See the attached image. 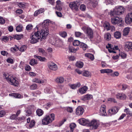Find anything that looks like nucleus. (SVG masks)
I'll use <instances>...</instances> for the list:
<instances>
[{
    "instance_id": "9",
    "label": "nucleus",
    "mask_w": 132,
    "mask_h": 132,
    "mask_svg": "<svg viewBox=\"0 0 132 132\" xmlns=\"http://www.w3.org/2000/svg\"><path fill=\"white\" fill-rule=\"evenodd\" d=\"M125 22L127 24H129L132 22V12L129 13L126 15Z\"/></svg>"
},
{
    "instance_id": "10",
    "label": "nucleus",
    "mask_w": 132,
    "mask_h": 132,
    "mask_svg": "<svg viewBox=\"0 0 132 132\" xmlns=\"http://www.w3.org/2000/svg\"><path fill=\"white\" fill-rule=\"evenodd\" d=\"M124 10V8L121 6H116L114 9V10L117 12L118 15H121L123 13Z\"/></svg>"
},
{
    "instance_id": "27",
    "label": "nucleus",
    "mask_w": 132,
    "mask_h": 132,
    "mask_svg": "<svg viewBox=\"0 0 132 132\" xmlns=\"http://www.w3.org/2000/svg\"><path fill=\"white\" fill-rule=\"evenodd\" d=\"M23 36V35L22 34H16L13 36V38L14 39L19 40L22 38Z\"/></svg>"
},
{
    "instance_id": "30",
    "label": "nucleus",
    "mask_w": 132,
    "mask_h": 132,
    "mask_svg": "<svg viewBox=\"0 0 132 132\" xmlns=\"http://www.w3.org/2000/svg\"><path fill=\"white\" fill-rule=\"evenodd\" d=\"M111 37L110 34H105L104 35L105 39L107 41H109Z\"/></svg>"
},
{
    "instance_id": "3",
    "label": "nucleus",
    "mask_w": 132,
    "mask_h": 132,
    "mask_svg": "<svg viewBox=\"0 0 132 132\" xmlns=\"http://www.w3.org/2000/svg\"><path fill=\"white\" fill-rule=\"evenodd\" d=\"M31 37V39L30 42L31 44H35L37 43L38 40L40 39L42 40V39H45L47 35V34H34Z\"/></svg>"
},
{
    "instance_id": "40",
    "label": "nucleus",
    "mask_w": 132,
    "mask_h": 132,
    "mask_svg": "<svg viewBox=\"0 0 132 132\" xmlns=\"http://www.w3.org/2000/svg\"><path fill=\"white\" fill-rule=\"evenodd\" d=\"M81 42L78 40H75L73 42V44L74 46H78L79 45H80V43Z\"/></svg>"
},
{
    "instance_id": "54",
    "label": "nucleus",
    "mask_w": 132,
    "mask_h": 132,
    "mask_svg": "<svg viewBox=\"0 0 132 132\" xmlns=\"http://www.w3.org/2000/svg\"><path fill=\"white\" fill-rule=\"evenodd\" d=\"M129 28L127 27L124 29L123 30V33H129L130 31Z\"/></svg>"
},
{
    "instance_id": "2",
    "label": "nucleus",
    "mask_w": 132,
    "mask_h": 132,
    "mask_svg": "<svg viewBox=\"0 0 132 132\" xmlns=\"http://www.w3.org/2000/svg\"><path fill=\"white\" fill-rule=\"evenodd\" d=\"M3 75L4 78L11 84L15 86H18L19 82L16 78L13 77L11 75H9L8 73H3Z\"/></svg>"
},
{
    "instance_id": "38",
    "label": "nucleus",
    "mask_w": 132,
    "mask_h": 132,
    "mask_svg": "<svg viewBox=\"0 0 132 132\" xmlns=\"http://www.w3.org/2000/svg\"><path fill=\"white\" fill-rule=\"evenodd\" d=\"M83 75L85 76L89 77L90 76V73L88 71H85L83 73Z\"/></svg>"
},
{
    "instance_id": "52",
    "label": "nucleus",
    "mask_w": 132,
    "mask_h": 132,
    "mask_svg": "<svg viewBox=\"0 0 132 132\" xmlns=\"http://www.w3.org/2000/svg\"><path fill=\"white\" fill-rule=\"evenodd\" d=\"M119 55L123 58H125L126 56V54L125 53L122 52L120 53Z\"/></svg>"
},
{
    "instance_id": "7",
    "label": "nucleus",
    "mask_w": 132,
    "mask_h": 132,
    "mask_svg": "<svg viewBox=\"0 0 132 132\" xmlns=\"http://www.w3.org/2000/svg\"><path fill=\"white\" fill-rule=\"evenodd\" d=\"M103 26L105 29L107 31L110 30L111 32H114L115 30L114 27L113 26H110L108 23H104L103 24Z\"/></svg>"
},
{
    "instance_id": "17",
    "label": "nucleus",
    "mask_w": 132,
    "mask_h": 132,
    "mask_svg": "<svg viewBox=\"0 0 132 132\" xmlns=\"http://www.w3.org/2000/svg\"><path fill=\"white\" fill-rule=\"evenodd\" d=\"M56 3V7L57 10L60 11L62 9L61 5L62 4V3L60 0H57Z\"/></svg>"
},
{
    "instance_id": "49",
    "label": "nucleus",
    "mask_w": 132,
    "mask_h": 132,
    "mask_svg": "<svg viewBox=\"0 0 132 132\" xmlns=\"http://www.w3.org/2000/svg\"><path fill=\"white\" fill-rule=\"evenodd\" d=\"M33 27V26L31 24H28L26 27V29L27 30H29L31 29Z\"/></svg>"
},
{
    "instance_id": "46",
    "label": "nucleus",
    "mask_w": 132,
    "mask_h": 132,
    "mask_svg": "<svg viewBox=\"0 0 132 132\" xmlns=\"http://www.w3.org/2000/svg\"><path fill=\"white\" fill-rule=\"evenodd\" d=\"M114 36L116 39H119L121 36V34H114Z\"/></svg>"
},
{
    "instance_id": "32",
    "label": "nucleus",
    "mask_w": 132,
    "mask_h": 132,
    "mask_svg": "<svg viewBox=\"0 0 132 132\" xmlns=\"http://www.w3.org/2000/svg\"><path fill=\"white\" fill-rule=\"evenodd\" d=\"M36 112L37 115L39 116H42L44 113L43 111L40 109H38L36 110Z\"/></svg>"
},
{
    "instance_id": "4",
    "label": "nucleus",
    "mask_w": 132,
    "mask_h": 132,
    "mask_svg": "<svg viewBox=\"0 0 132 132\" xmlns=\"http://www.w3.org/2000/svg\"><path fill=\"white\" fill-rule=\"evenodd\" d=\"M55 115L52 113L50 115L46 116L42 120V123L43 125H47L54 120Z\"/></svg>"
},
{
    "instance_id": "53",
    "label": "nucleus",
    "mask_w": 132,
    "mask_h": 132,
    "mask_svg": "<svg viewBox=\"0 0 132 132\" xmlns=\"http://www.w3.org/2000/svg\"><path fill=\"white\" fill-rule=\"evenodd\" d=\"M25 69L26 71H29L31 70V68L29 65H26L25 67Z\"/></svg>"
},
{
    "instance_id": "31",
    "label": "nucleus",
    "mask_w": 132,
    "mask_h": 132,
    "mask_svg": "<svg viewBox=\"0 0 132 132\" xmlns=\"http://www.w3.org/2000/svg\"><path fill=\"white\" fill-rule=\"evenodd\" d=\"M9 95L10 96H13L15 98H19L21 97V95L18 93H11L9 94Z\"/></svg>"
},
{
    "instance_id": "56",
    "label": "nucleus",
    "mask_w": 132,
    "mask_h": 132,
    "mask_svg": "<svg viewBox=\"0 0 132 132\" xmlns=\"http://www.w3.org/2000/svg\"><path fill=\"white\" fill-rule=\"evenodd\" d=\"M5 114V113L4 111H0V117H2Z\"/></svg>"
},
{
    "instance_id": "22",
    "label": "nucleus",
    "mask_w": 132,
    "mask_h": 132,
    "mask_svg": "<svg viewBox=\"0 0 132 132\" xmlns=\"http://www.w3.org/2000/svg\"><path fill=\"white\" fill-rule=\"evenodd\" d=\"M92 97V96L91 95H84L82 96L81 99L83 101H85L88 100L90 99Z\"/></svg>"
},
{
    "instance_id": "64",
    "label": "nucleus",
    "mask_w": 132,
    "mask_h": 132,
    "mask_svg": "<svg viewBox=\"0 0 132 132\" xmlns=\"http://www.w3.org/2000/svg\"><path fill=\"white\" fill-rule=\"evenodd\" d=\"M67 110L68 112L71 113L73 111V110L72 108L69 107L67 108Z\"/></svg>"
},
{
    "instance_id": "55",
    "label": "nucleus",
    "mask_w": 132,
    "mask_h": 132,
    "mask_svg": "<svg viewBox=\"0 0 132 132\" xmlns=\"http://www.w3.org/2000/svg\"><path fill=\"white\" fill-rule=\"evenodd\" d=\"M66 120L67 119L65 118L60 122L59 123V126H61L63 124L64 122L66 121Z\"/></svg>"
},
{
    "instance_id": "11",
    "label": "nucleus",
    "mask_w": 132,
    "mask_h": 132,
    "mask_svg": "<svg viewBox=\"0 0 132 132\" xmlns=\"http://www.w3.org/2000/svg\"><path fill=\"white\" fill-rule=\"evenodd\" d=\"M78 121L80 124L84 126H88L89 123V121L84 118L80 119Z\"/></svg>"
},
{
    "instance_id": "5",
    "label": "nucleus",
    "mask_w": 132,
    "mask_h": 132,
    "mask_svg": "<svg viewBox=\"0 0 132 132\" xmlns=\"http://www.w3.org/2000/svg\"><path fill=\"white\" fill-rule=\"evenodd\" d=\"M111 22L113 24H117L120 26L122 25V19L118 17H116L112 18L111 19Z\"/></svg>"
},
{
    "instance_id": "15",
    "label": "nucleus",
    "mask_w": 132,
    "mask_h": 132,
    "mask_svg": "<svg viewBox=\"0 0 132 132\" xmlns=\"http://www.w3.org/2000/svg\"><path fill=\"white\" fill-rule=\"evenodd\" d=\"M84 111V110L83 108L81 106H79L76 109V113L77 115L80 116L82 114Z\"/></svg>"
},
{
    "instance_id": "13",
    "label": "nucleus",
    "mask_w": 132,
    "mask_h": 132,
    "mask_svg": "<svg viewBox=\"0 0 132 132\" xmlns=\"http://www.w3.org/2000/svg\"><path fill=\"white\" fill-rule=\"evenodd\" d=\"M48 68L51 70L55 71L57 69V65L53 62H50L48 64Z\"/></svg>"
},
{
    "instance_id": "41",
    "label": "nucleus",
    "mask_w": 132,
    "mask_h": 132,
    "mask_svg": "<svg viewBox=\"0 0 132 132\" xmlns=\"http://www.w3.org/2000/svg\"><path fill=\"white\" fill-rule=\"evenodd\" d=\"M52 44L58 46L60 45V44L61 43V42L59 40H56L55 42H53Z\"/></svg>"
},
{
    "instance_id": "35",
    "label": "nucleus",
    "mask_w": 132,
    "mask_h": 132,
    "mask_svg": "<svg viewBox=\"0 0 132 132\" xmlns=\"http://www.w3.org/2000/svg\"><path fill=\"white\" fill-rule=\"evenodd\" d=\"M124 112H126L127 115L132 117V112L130 111L129 109L127 108L124 110Z\"/></svg>"
},
{
    "instance_id": "29",
    "label": "nucleus",
    "mask_w": 132,
    "mask_h": 132,
    "mask_svg": "<svg viewBox=\"0 0 132 132\" xmlns=\"http://www.w3.org/2000/svg\"><path fill=\"white\" fill-rule=\"evenodd\" d=\"M35 57L37 58L40 61L42 62H46V59L44 57H42L40 56L35 55Z\"/></svg>"
},
{
    "instance_id": "23",
    "label": "nucleus",
    "mask_w": 132,
    "mask_h": 132,
    "mask_svg": "<svg viewBox=\"0 0 132 132\" xmlns=\"http://www.w3.org/2000/svg\"><path fill=\"white\" fill-rule=\"evenodd\" d=\"M34 81L36 83L43 84L46 83V80L45 79L40 80L38 78H35L34 79Z\"/></svg>"
},
{
    "instance_id": "59",
    "label": "nucleus",
    "mask_w": 132,
    "mask_h": 132,
    "mask_svg": "<svg viewBox=\"0 0 132 132\" xmlns=\"http://www.w3.org/2000/svg\"><path fill=\"white\" fill-rule=\"evenodd\" d=\"M56 13L57 16L59 17H61L62 16V15L61 13L60 12L56 11Z\"/></svg>"
},
{
    "instance_id": "19",
    "label": "nucleus",
    "mask_w": 132,
    "mask_h": 132,
    "mask_svg": "<svg viewBox=\"0 0 132 132\" xmlns=\"http://www.w3.org/2000/svg\"><path fill=\"white\" fill-rule=\"evenodd\" d=\"M117 98L119 99L124 100L126 99V96L123 93H118L116 95Z\"/></svg>"
},
{
    "instance_id": "37",
    "label": "nucleus",
    "mask_w": 132,
    "mask_h": 132,
    "mask_svg": "<svg viewBox=\"0 0 132 132\" xmlns=\"http://www.w3.org/2000/svg\"><path fill=\"white\" fill-rule=\"evenodd\" d=\"M37 62L36 60L34 59H32L30 61V62L29 64L30 65H33L35 64H37Z\"/></svg>"
},
{
    "instance_id": "57",
    "label": "nucleus",
    "mask_w": 132,
    "mask_h": 132,
    "mask_svg": "<svg viewBox=\"0 0 132 132\" xmlns=\"http://www.w3.org/2000/svg\"><path fill=\"white\" fill-rule=\"evenodd\" d=\"M1 54L3 56H7L8 54V53L5 51H2L1 52Z\"/></svg>"
},
{
    "instance_id": "1",
    "label": "nucleus",
    "mask_w": 132,
    "mask_h": 132,
    "mask_svg": "<svg viewBox=\"0 0 132 132\" xmlns=\"http://www.w3.org/2000/svg\"><path fill=\"white\" fill-rule=\"evenodd\" d=\"M50 20H45L44 22L37 25L35 29L36 31L34 33H47L49 32L48 26Z\"/></svg>"
},
{
    "instance_id": "14",
    "label": "nucleus",
    "mask_w": 132,
    "mask_h": 132,
    "mask_svg": "<svg viewBox=\"0 0 132 132\" xmlns=\"http://www.w3.org/2000/svg\"><path fill=\"white\" fill-rule=\"evenodd\" d=\"M124 48L127 51H129L132 49V42H125Z\"/></svg>"
},
{
    "instance_id": "61",
    "label": "nucleus",
    "mask_w": 132,
    "mask_h": 132,
    "mask_svg": "<svg viewBox=\"0 0 132 132\" xmlns=\"http://www.w3.org/2000/svg\"><path fill=\"white\" fill-rule=\"evenodd\" d=\"M2 40L5 42H6L8 41L9 38L6 36H4L2 38Z\"/></svg>"
},
{
    "instance_id": "58",
    "label": "nucleus",
    "mask_w": 132,
    "mask_h": 132,
    "mask_svg": "<svg viewBox=\"0 0 132 132\" xmlns=\"http://www.w3.org/2000/svg\"><path fill=\"white\" fill-rule=\"evenodd\" d=\"M5 20L2 17H0V23L3 24L5 23Z\"/></svg>"
},
{
    "instance_id": "20",
    "label": "nucleus",
    "mask_w": 132,
    "mask_h": 132,
    "mask_svg": "<svg viewBox=\"0 0 132 132\" xmlns=\"http://www.w3.org/2000/svg\"><path fill=\"white\" fill-rule=\"evenodd\" d=\"M87 89V87L86 86H84L80 88L79 89V91L80 94H82L85 93Z\"/></svg>"
},
{
    "instance_id": "25",
    "label": "nucleus",
    "mask_w": 132,
    "mask_h": 132,
    "mask_svg": "<svg viewBox=\"0 0 132 132\" xmlns=\"http://www.w3.org/2000/svg\"><path fill=\"white\" fill-rule=\"evenodd\" d=\"M64 80V78L63 77H57L55 80V81L58 83L61 84L63 82Z\"/></svg>"
},
{
    "instance_id": "8",
    "label": "nucleus",
    "mask_w": 132,
    "mask_h": 132,
    "mask_svg": "<svg viewBox=\"0 0 132 132\" xmlns=\"http://www.w3.org/2000/svg\"><path fill=\"white\" fill-rule=\"evenodd\" d=\"M99 125V122L95 120H93L89 122V126H92L93 129H95L98 127Z\"/></svg>"
},
{
    "instance_id": "43",
    "label": "nucleus",
    "mask_w": 132,
    "mask_h": 132,
    "mask_svg": "<svg viewBox=\"0 0 132 132\" xmlns=\"http://www.w3.org/2000/svg\"><path fill=\"white\" fill-rule=\"evenodd\" d=\"M26 46L25 45H23L20 47L19 49V48L18 49L20 51L24 52L26 50Z\"/></svg>"
},
{
    "instance_id": "39",
    "label": "nucleus",
    "mask_w": 132,
    "mask_h": 132,
    "mask_svg": "<svg viewBox=\"0 0 132 132\" xmlns=\"http://www.w3.org/2000/svg\"><path fill=\"white\" fill-rule=\"evenodd\" d=\"M76 125L74 123H72L70 124V128L72 131H73L74 128L76 127Z\"/></svg>"
},
{
    "instance_id": "34",
    "label": "nucleus",
    "mask_w": 132,
    "mask_h": 132,
    "mask_svg": "<svg viewBox=\"0 0 132 132\" xmlns=\"http://www.w3.org/2000/svg\"><path fill=\"white\" fill-rule=\"evenodd\" d=\"M76 66L79 68H81L83 67V63L81 62H77L76 63Z\"/></svg>"
},
{
    "instance_id": "60",
    "label": "nucleus",
    "mask_w": 132,
    "mask_h": 132,
    "mask_svg": "<svg viewBox=\"0 0 132 132\" xmlns=\"http://www.w3.org/2000/svg\"><path fill=\"white\" fill-rule=\"evenodd\" d=\"M17 116L16 114H13L11 116L10 118L11 119H15Z\"/></svg>"
},
{
    "instance_id": "44",
    "label": "nucleus",
    "mask_w": 132,
    "mask_h": 132,
    "mask_svg": "<svg viewBox=\"0 0 132 132\" xmlns=\"http://www.w3.org/2000/svg\"><path fill=\"white\" fill-rule=\"evenodd\" d=\"M111 46L109 44L108 45V46H106V48H107L108 49V50L109 51V52L110 53H116V52L115 51H114L113 50H111V49H110V48H111Z\"/></svg>"
},
{
    "instance_id": "48",
    "label": "nucleus",
    "mask_w": 132,
    "mask_h": 132,
    "mask_svg": "<svg viewBox=\"0 0 132 132\" xmlns=\"http://www.w3.org/2000/svg\"><path fill=\"white\" fill-rule=\"evenodd\" d=\"M37 87V85L35 84H33L32 85H31L30 87V89H35Z\"/></svg>"
},
{
    "instance_id": "18",
    "label": "nucleus",
    "mask_w": 132,
    "mask_h": 132,
    "mask_svg": "<svg viewBox=\"0 0 132 132\" xmlns=\"http://www.w3.org/2000/svg\"><path fill=\"white\" fill-rule=\"evenodd\" d=\"M82 29L86 33H93V30L90 27L84 26L82 28Z\"/></svg>"
},
{
    "instance_id": "26",
    "label": "nucleus",
    "mask_w": 132,
    "mask_h": 132,
    "mask_svg": "<svg viewBox=\"0 0 132 132\" xmlns=\"http://www.w3.org/2000/svg\"><path fill=\"white\" fill-rule=\"evenodd\" d=\"M79 46L84 51H85L88 48V46L86 44L82 42H81L80 43Z\"/></svg>"
},
{
    "instance_id": "63",
    "label": "nucleus",
    "mask_w": 132,
    "mask_h": 132,
    "mask_svg": "<svg viewBox=\"0 0 132 132\" xmlns=\"http://www.w3.org/2000/svg\"><path fill=\"white\" fill-rule=\"evenodd\" d=\"M108 101H110L111 102H116L115 100L113 98H110L108 99Z\"/></svg>"
},
{
    "instance_id": "12",
    "label": "nucleus",
    "mask_w": 132,
    "mask_h": 132,
    "mask_svg": "<svg viewBox=\"0 0 132 132\" xmlns=\"http://www.w3.org/2000/svg\"><path fill=\"white\" fill-rule=\"evenodd\" d=\"M118 110L117 108L116 107H114L110 109L108 111V113L109 115L111 116L116 113L118 112Z\"/></svg>"
},
{
    "instance_id": "16",
    "label": "nucleus",
    "mask_w": 132,
    "mask_h": 132,
    "mask_svg": "<svg viewBox=\"0 0 132 132\" xmlns=\"http://www.w3.org/2000/svg\"><path fill=\"white\" fill-rule=\"evenodd\" d=\"M100 113L101 115L105 116L106 114L105 110V106L102 105L100 108Z\"/></svg>"
},
{
    "instance_id": "47",
    "label": "nucleus",
    "mask_w": 132,
    "mask_h": 132,
    "mask_svg": "<svg viewBox=\"0 0 132 132\" xmlns=\"http://www.w3.org/2000/svg\"><path fill=\"white\" fill-rule=\"evenodd\" d=\"M39 52L41 53L43 55H45L46 54L45 51L42 48H38Z\"/></svg>"
},
{
    "instance_id": "33",
    "label": "nucleus",
    "mask_w": 132,
    "mask_h": 132,
    "mask_svg": "<svg viewBox=\"0 0 132 132\" xmlns=\"http://www.w3.org/2000/svg\"><path fill=\"white\" fill-rule=\"evenodd\" d=\"M100 72L101 73H109L112 72V70L111 69H104L100 70Z\"/></svg>"
},
{
    "instance_id": "28",
    "label": "nucleus",
    "mask_w": 132,
    "mask_h": 132,
    "mask_svg": "<svg viewBox=\"0 0 132 132\" xmlns=\"http://www.w3.org/2000/svg\"><path fill=\"white\" fill-rule=\"evenodd\" d=\"M109 14L111 16H115L117 15H118L117 12L115 11L114 9L113 10H111L109 13Z\"/></svg>"
},
{
    "instance_id": "51",
    "label": "nucleus",
    "mask_w": 132,
    "mask_h": 132,
    "mask_svg": "<svg viewBox=\"0 0 132 132\" xmlns=\"http://www.w3.org/2000/svg\"><path fill=\"white\" fill-rule=\"evenodd\" d=\"M122 87V90H125L126 88H128V86L126 84H122L121 85Z\"/></svg>"
},
{
    "instance_id": "50",
    "label": "nucleus",
    "mask_w": 132,
    "mask_h": 132,
    "mask_svg": "<svg viewBox=\"0 0 132 132\" xmlns=\"http://www.w3.org/2000/svg\"><path fill=\"white\" fill-rule=\"evenodd\" d=\"M80 9L81 10L84 11L86 9V6L84 4H81L80 5Z\"/></svg>"
},
{
    "instance_id": "45",
    "label": "nucleus",
    "mask_w": 132,
    "mask_h": 132,
    "mask_svg": "<svg viewBox=\"0 0 132 132\" xmlns=\"http://www.w3.org/2000/svg\"><path fill=\"white\" fill-rule=\"evenodd\" d=\"M35 122L34 120H31L29 125V127L32 128L35 125Z\"/></svg>"
},
{
    "instance_id": "36",
    "label": "nucleus",
    "mask_w": 132,
    "mask_h": 132,
    "mask_svg": "<svg viewBox=\"0 0 132 132\" xmlns=\"http://www.w3.org/2000/svg\"><path fill=\"white\" fill-rule=\"evenodd\" d=\"M22 25L19 24L18 26L16 28V30L17 32H20L22 30Z\"/></svg>"
},
{
    "instance_id": "24",
    "label": "nucleus",
    "mask_w": 132,
    "mask_h": 132,
    "mask_svg": "<svg viewBox=\"0 0 132 132\" xmlns=\"http://www.w3.org/2000/svg\"><path fill=\"white\" fill-rule=\"evenodd\" d=\"M80 84L79 82H77L76 84H71L70 85V88L73 89H75L79 87L80 86Z\"/></svg>"
},
{
    "instance_id": "42",
    "label": "nucleus",
    "mask_w": 132,
    "mask_h": 132,
    "mask_svg": "<svg viewBox=\"0 0 132 132\" xmlns=\"http://www.w3.org/2000/svg\"><path fill=\"white\" fill-rule=\"evenodd\" d=\"M18 6L21 8H23L25 7V3H20L18 4Z\"/></svg>"
},
{
    "instance_id": "21",
    "label": "nucleus",
    "mask_w": 132,
    "mask_h": 132,
    "mask_svg": "<svg viewBox=\"0 0 132 132\" xmlns=\"http://www.w3.org/2000/svg\"><path fill=\"white\" fill-rule=\"evenodd\" d=\"M98 0H92L90 4V5L93 8L96 7L98 5Z\"/></svg>"
},
{
    "instance_id": "6",
    "label": "nucleus",
    "mask_w": 132,
    "mask_h": 132,
    "mask_svg": "<svg viewBox=\"0 0 132 132\" xmlns=\"http://www.w3.org/2000/svg\"><path fill=\"white\" fill-rule=\"evenodd\" d=\"M79 5L80 3L79 2L75 1L71 2L69 5L70 7L72 10L77 11L78 9Z\"/></svg>"
},
{
    "instance_id": "62",
    "label": "nucleus",
    "mask_w": 132,
    "mask_h": 132,
    "mask_svg": "<svg viewBox=\"0 0 132 132\" xmlns=\"http://www.w3.org/2000/svg\"><path fill=\"white\" fill-rule=\"evenodd\" d=\"M87 36L89 38H92L93 37V34H87Z\"/></svg>"
}]
</instances>
